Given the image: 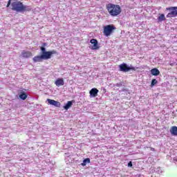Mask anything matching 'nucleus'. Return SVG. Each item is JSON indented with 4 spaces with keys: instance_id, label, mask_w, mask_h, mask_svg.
<instances>
[{
    "instance_id": "14",
    "label": "nucleus",
    "mask_w": 177,
    "mask_h": 177,
    "mask_svg": "<svg viewBox=\"0 0 177 177\" xmlns=\"http://www.w3.org/2000/svg\"><path fill=\"white\" fill-rule=\"evenodd\" d=\"M151 74L157 77V75H160V71L156 68H154L151 70Z\"/></svg>"
},
{
    "instance_id": "8",
    "label": "nucleus",
    "mask_w": 177,
    "mask_h": 177,
    "mask_svg": "<svg viewBox=\"0 0 177 177\" xmlns=\"http://www.w3.org/2000/svg\"><path fill=\"white\" fill-rule=\"evenodd\" d=\"M47 102L51 106H55V107H60V106H61L60 102L56 101L55 100H50V99L48 98Z\"/></svg>"
},
{
    "instance_id": "20",
    "label": "nucleus",
    "mask_w": 177,
    "mask_h": 177,
    "mask_svg": "<svg viewBox=\"0 0 177 177\" xmlns=\"http://www.w3.org/2000/svg\"><path fill=\"white\" fill-rule=\"evenodd\" d=\"M157 84H158V81L156 79H153L151 80V86H154V85H157Z\"/></svg>"
},
{
    "instance_id": "13",
    "label": "nucleus",
    "mask_w": 177,
    "mask_h": 177,
    "mask_svg": "<svg viewBox=\"0 0 177 177\" xmlns=\"http://www.w3.org/2000/svg\"><path fill=\"white\" fill-rule=\"evenodd\" d=\"M170 133L173 136H177V127L176 126H172L170 128Z\"/></svg>"
},
{
    "instance_id": "24",
    "label": "nucleus",
    "mask_w": 177,
    "mask_h": 177,
    "mask_svg": "<svg viewBox=\"0 0 177 177\" xmlns=\"http://www.w3.org/2000/svg\"><path fill=\"white\" fill-rule=\"evenodd\" d=\"M150 149H151V151H155V149L153 148V147H151Z\"/></svg>"
},
{
    "instance_id": "12",
    "label": "nucleus",
    "mask_w": 177,
    "mask_h": 177,
    "mask_svg": "<svg viewBox=\"0 0 177 177\" xmlns=\"http://www.w3.org/2000/svg\"><path fill=\"white\" fill-rule=\"evenodd\" d=\"M56 86H63L64 85V80L63 78H58L55 82Z\"/></svg>"
},
{
    "instance_id": "21",
    "label": "nucleus",
    "mask_w": 177,
    "mask_h": 177,
    "mask_svg": "<svg viewBox=\"0 0 177 177\" xmlns=\"http://www.w3.org/2000/svg\"><path fill=\"white\" fill-rule=\"evenodd\" d=\"M10 3H12V0H8V4L6 6V8H9L10 6Z\"/></svg>"
},
{
    "instance_id": "11",
    "label": "nucleus",
    "mask_w": 177,
    "mask_h": 177,
    "mask_svg": "<svg viewBox=\"0 0 177 177\" xmlns=\"http://www.w3.org/2000/svg\"><path fill=\"white\" fill-rule=\"evenodd\" d=\"M89 93L93 97H96V96H97V93H99V90L96 88H93L90 91Z\"/></svg>"
},
{
    "instance_id": "19",
    "label": "nucleus",
    "mask_w": 177,
    "mask_h": 177,
    "mask_svg": "<svg viewBox=\"0 0 177 177\" xmlns=\"http://www.w3.org/2000/svg\"><path fill=\"white\" fill-rule=\"evenodd\" d=\"M158 21H165V15L164 14H161L158 18Z\"/></svg>"
},
{
    "instance_id": "2",
    "label": "nucleus",
    "mask_w": 177,
    "mask_h": 177,
    "mask_svg": "<svg viewBox=\"0 0 177 177\" xmlns=\"http://www.w3.org/2000/svg\"><path fill=\"white\" fill-rule=\"evenodd\" d=\"M11 9L12 10H14V12H26V10H28V8H27V6L23 4V2L21 1H13L11 3Z\"/></svg>"
},
{
    "instance_id": "9",
    "label": "nucleus",
    "mask_w": 177,
    "mask_h": 177,
    "mask_svg": "<svg viewBox=\"0 0 177 177\" xmlns=\"http://www.w3.org/2000/svg\"><path fill=\"white\" fill-rule=\"evenodd\" d=\"M21 56L24 59H28L30 57H32V53L30 51L23 50L21 53Z\"/></svg>"
},
{
    "instance_id": "3",
    "label": "nucleus",
    "mask_w": 177,
    "mask_h": 177,
    "mask_svg": "<svg viewBox=\"0 0 177 177\" xmlns=\"http://www.w3.org/2000/svg\"><path fill=\"white\" fill-rule=\"evenodd\" d=\"M114 30H117L114 25H106L104 26L103 34L105 37H110L114 32Z\"/></svg>"
},
{
    "instance_id": "16",
    "label": "nucleus",
    "mask_w": 177,
    "mask_h": 177,
    "mask_svg": "<svg viewBox=\"0 0 177 177\" xmlns=\"http://www.w3.org/2000/svg\"><path fill=\"white\" fill-rule=\"evenodd\" d=\"M86 164H91V159L89 158H87L83 160V162L81 163V165L82 167H85Z\"/></svg>"
},
{
    "instance_id": "15",
    "label": "nucleus",
    "mask_w": 177,
    "mask_h": 177,
    "mask_svg": "<svg viewBox=\"0 0 177 177\" xmlns=\"http://www.w3.org/2000/svg\"><path fill=\"white\" fill-rule=\"evenodd\" d=\"M73 102H74V100L68 101L66 103V104L65 106H64V109L65 110H68V109H70V107H71L73 106Z\"/></svg>"
},
{
    "instance_id": "1",
    "label": "nucleus",
    "mask_w": 177,
    "mask_h": 177,
    "mask_svg": "<svg viewBox=\"0 0 177 177\" xmlns=\"http://www.w3.org/2000/svg\"><path fill=\"white\" fill-rule=\"evenodd\" d=\"M106 8L108 10V13H109L110 16L112 17H117V16H120V15H121V12H122L121 6L118 4H113L110 3L106 5Z\"/></svg>"
},
{
    "instance_id": "23",
    "label": "nucleus",
    "mask_w": 177,
    "mask_h": 177,
    "mask_svg": "<svg viewBox=\"0 0 177 177\" xmlns=\"http://www.w3.org/2000/svg\"><path fill=\"white\" fill-rule=\"evenodd\" d=\"M170 66H171V67H174V66H175V64H174V63H171V64H170Z\"/></svg>"
},
{
    "instance_id": "18",
    "label": "nucleus",
    "mask_w": 177,
    "mask_h": 177,
    "mask_svg": "<svg viewBox=\"0 0 177 177\" xmlns=\"http://www.w3.org/2000/svg\"><path fill=\"white\" fill-rule=\"evenodd\" d=\"M45 46H46V43H44L43 46L40 47L41 55L45 53V52H46V48H45Z\"/></svg>"
},
{
    "instance_id": "5",
    "label": "nucleus",
    "mask_w": 177,
    "mask_h": 177,
    "mask_svg": "<svg viewBox=\"0 0 177 177\" xmlns=\"http://www.w3.org/2000/svg\"><path fill=\"white\" fill-rule=\"evenodd\" d=\"M52 55H57V51L53 50L51 51H46L43 54H41L43 60H49L52 58Z\"/></svg>"
},
{
    "instance_id": "4",
    "label": "nucleus",
    "mask_w": 177,
    "mask_h": 177,
    "mask_svg": "<svg viewBox=\"0 0 177 177\" xmlns=\"http://www.w3.org/2000/svg\"><path fill=\"white\" fill-rule=\"evenodd\" d=\"M119 68L120 71H123V73H128V71H131V70L133 71H136L138 68H136L135 66H129L128 64L123 63L119 65Z\"/></svg>"
},
{
    "instance_id": "10",
    "label": "nucleus",
    "mask_w": 177,
    "mask_h": 177,
    "mask_svg": "<svg viewBox=\"0 0 177 177\" xmlns=\"http://www.w3.org/2000/svg\"><path fill=\"white\" fill-rule=\"evenodd\" d=\"M32 61L34 62V63H41V62H44V58L41 55H37L32 58Z\"/></svg>"
},
{
    "instance_id": "6",
    "label": "nucleus",
    "mask_w": 177,
    "mask_h": 177,
    "mask_svg": "<svg viewBox=\"0 0 177 177\" xmlns=\"http://www.w3.org/2000/svg\"><path fill=\"white\" fill-rule=\"evenodd\" d=\"M166 10H170L171 11L170 12H169L167 15L166 17H167V18L176 17V16H177V6L167 8Z\"/></svg>"
},
{
    "instance_id": "7",
    "label": "nucleus",
    "mask_w": 177,
    "mask_h": 177,
    "mask_svg": "<svg viewBox=\"0 0 177 177\" xmlns=\"http://www.w3.org/2000/svg\"><path fill=\"white\" fill-rule=\"evenodd\" d=\"M90 43H91V44L93 45L91 46L92 50H97V49L100 48V46H99V44L97 43V40L96 39H91Z\"/></svg>"
},
{
    "instance_id": "22",
    "label": "nucleus",
    "mask_w": 177,
    "mask_h": 177,
    "mask_svg": "<svg viewBox=\"0 0 177 177\" xmlns=\"http://www.w3.org/2000/svg\"><path fill=\"white\" fill-rule=\"evenodd\" d=\"M132 166H133L132 162L130 161V162L128 163V167H132Z\"/></svg>"
},
{
    "instance_id": "17",
    "label": "nucleus",
    "mask_w": 177,
    "mask_h": 177,
    "mask_svg": "<svg viewBox=\"0 0 177 177\" xmlns=\"http://www.w3.org/2000/svg\"><path fill=\"white\" fill-rule=\"evenodd\" d=\"M28 95L27 93H24V92H21V94L19 95V97L22 100H26V99H27L28 97Z\"/></svg>"
}]
</instances>
